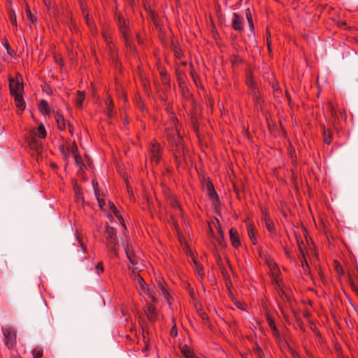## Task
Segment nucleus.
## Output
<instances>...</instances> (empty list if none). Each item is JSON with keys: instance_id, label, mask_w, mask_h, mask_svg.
Segmentation results:
<instances>
[{"instance_id": "9b49d317", "label": "nucleus", "mask_w": 358, "mask_h": 358, "mask_svg": "<svg viewBox=\"0 0 358 358\" xmlns=\"http://www.w3.org/2000/svg\"><path fill=\"white\" fill-rule=\"evenodd\" d=\"M157 287L161 290L169 305L171 306L172 304V297L171 296L169 291L162 280H157Z\"/></svg>"}, {"instance_id": "a19ab883", "label": "nucleus", "mask_w": 358, "mask_h": 358, "mask_svg": "<svg viewBox=\"0 0 358 358\" xmlns=\"http://www.w3.org/2000/svg\"><path fill=\"white\" fill-rule=\"evenodd\" d=\"M270 46H271V45H270V43L268 42V48L269 51H271V48H270Z\"/></svg>"}, {"instance_id": "5701e85b", "label": "nucleus", "mask_w": 358, "mask_h": 358, "mask_svg": "<svg viewBox=\"0 0 358 358\" xmlns=\"http://www.w3.org/2000/svg\"><path fill=\"white\" fill-rule=\"evenodd\" d=\"M15 102L17 108H18L20 110H23L25 108L24 102L23 101V98L22 94L15 96Z\"/></svg>"}, {"instance_id": "c03bdc74", "label": "nucleus", "mask_w": 358, "mask_h": 358, "mask_svg": "<svg viewBox=\"0 0 358 358\" xmlns=\"http://www.w3.org/2000/svg\"><path fill=\"white\" fill-rule=\"evenodd\" d=\"M259 353H262V350H260V349L259 350Z\"/></svg>"}, {"instance_id": "0eeeda50", "label": "nucleus", "mask_w": 358, "mask_h": 358, "mask_svg": "<svg viewBox=\"0 0 358 358\" xmlns=\"http://www.w3.org/2000/svg\"><path fill=\"white\" fill-rule=\"evenodd\" d=\"M150 159L152 163L157 164L161 158V147L157 142L151 143L149 149Z\"/></svg>"}, {"instance_id": "6ab92c4d", "label": "nucleus", "mask_w": 358, "mask_h": 358, "mask_svg": "<svg viewBox=\"0 0 358 358\" xmlns=\"http://www.w3.org/2000/svg\"><path fill=\"white\" fill-rule=\"evenodd\" d=\"M85 92L84 91H78L77 93V96L75 100L76 105L79 107L82 108L83 101L85 100Z\"/></svg>"}, {"instance_id": "c756f323", "label": "nucleus", "mask_w": 358, "mask_h": 358, "mask_svg": "<svg viewBox=\"0 0 358 358\" xmlns=\"http://www.w3.org/2000/svg\"><path fill=\"white\" fill-rule=\"evenodd\" d=\"M324 142L327 144H330L331 142V136L329 134H327L325 131H324Z\"/></svg>"}, {"instance_id": "f257e3e1", "label": "nucleus", "mask_w": 358, "mask_h": 358, "mask_svg": "<svg viewBox=\"0 0 358 358\" xmlns=\"http://www.w3.org/2000/svg\"><path fill=\"white\" fill-rule=\"evenodd\" d=\"M134 282L138 293L146 301L150 300L154 303L157 302V290L155 286H148L139 274H135Z\"/></svg>"}, {"instance_id": "f8f14e48", "label": "nucleus", "mask_w": 358, "mask_h": 358, "mask_svg": "<svg viewBox=\"0 0 358 358\" xmlns=\"http://www.w3.org/2000/svg\"><path fill=\"white\" fill-rule=\"evenodd\" d=\"M243 18L237 13L233 14L232 27L234 29L241 31L243 29Z\"/></svg>"}, {"instance_id": "4468645a", "label": "nucleus", "mask_w": 358, "mask_h": 358, "mask_svg": "<svg viewBox=\"0 0 358 358\" xmlns=\"http://www.w3.org/2000/svg\"><path fill=\"white\" fill-rule=\"evenodd\" d=\"M229 236H230V241L232 244V245L234 248H238L241 245V241L239 238V234L237 231V230L234 229H231L229 231Z\"/></svg>"}, {"instance_id": "a878e982", "label": "nucleus", "mask_w": 358, "mask_h": 358, "mask_svg": "<svg viewBox=\"0 0 358 358\" xmlns=\"http://www.w3.org/2000/svg\"><path fill=\"white\" fill-rule=\"evenodd\" d=\"M245 15H246V18L248 21V24H249V26H250V28L251 29V31H252L254 29V24H253V22H252V14L250 13V10L249 9H247L245 10Z\"/></svg>"}, {"instance_id": "a18cd8bd", "label": "nucleus", "mask_w": 358, "mask_h": 358, "mask_svg": "<svg viewBox=\"0 0 358 358\" xmlns=\"http://www.w3.org/2000/svg\"><path fill=\"white\" fill-rule=\"evenodd\" d=\"M196 358H199V357H196Z\"/></svg>"}, {"instance_id": "2eb2a0df", "label": "nucleus", "mask_w": 358, "mask_h": 358, "mask_svg": "<svg viewBox=\"0 0 358 358\" xmlns=\"http://www.w3.org/2000/svg\"><path fill=\"white\" fill-rule=\"evenodd\" d=\"M55 117L56 122L57 123L59 129L64 130L66 127V122L64 120V116L61 113H57L55 114Z\"/></svg>"}, {"instance_id": "7c9ffc66", "label": "nucleus", "mask_w": 358, "mask_h": 358, "mask_svg": "<svg viewBox=\"0 0 358 358\" xmlns=\"http://www.w3.org/2000/svg\"><path fill=\"white\" fill-rule=\"evenodd\" d=\"M268 323H269V326L273 329V331L277 332V329L274 324V322L270 318H268Z\"/></svg>"}, {"instance_id": "f03ea898", "label": "nucleus", "mask_w": 358, "mask_h": 358, "mask_svg": "<svg viewBox=\"0 0 358 358\" xmlns=\"http://www.w3.org/2000/svg\"><path fill=\"white\" fill-rule=\"evenodd\" d=\"M97 185H98L97 182H95L94 181H93V187H94V194H95L96 198L97 199V201L99 203V207L103 210H106V206L108 204L109 206V208L115 215V216L117 217L119 221L121 222H123L124 221L123 217H122V215L120 214V213L117 210L114 203L109 201L106 202V201L105 199L101 198L100 194L96 189Z\"/></svg>"}, {"instance_id": "6e6552de", "label": "nucleus", "mask_w": 358, "mask_h": 358, "mask_svg": "<svg viewBox=\"0 0 358 358\" xmlns=\"http://www.w3.org/2000/svg\"><path fill=\"white\" fill-rule=\"evenodd\" d=\"M3 335L5 336V343L8 348H13L15 345L16 335L11 329H4Z\"/></svg>"}, {"instance_id": "1a4fd4ad", "label": "nucleus", "mask_w": 358, "mask_h": 358, "mask_svg": "<svg viewBox=\"0 0 358 358\" xmlns=\"http://www.w3.org/2000/svg\"><path fill=\"white\" fill-rule=\"evenodd\" d=\"M144 311L150 322H154L157 320L158 312L153 304L147 301V303L144 307Z\"/></svg>"}, {"instance_id": "f704fd0d", "label": "nucleus", "mask_w": 358, "mask_h": 358, "mask_svg": "<svg viewBox=\"0 0 358 358\" xmlns=\"http://www.w3.org/2000/svg\"><path fill=\"white\" fill-rule=\"evenodd\" d=\"M137 40H138V41L139 43H141V42H142V41H141V38L138 35L137 36Z\"/></svg>"}, {"instance_id": "c9c22d12", "label": "nucleus", "mask_w": 358, "mask_h": 358, "mask_svg": "<svg viewBox=\"0 0 358 358\" xmlns=\"http://www.w3.org/2000/svg\"><path fill=\"white\" fill-rule=\"evenodd\" d=\"M219 233L220 234V235L222 236H223V231H222V230L220 228H219Z\"/></svg>"}, {"instance_id": "b1692460", "label": "nucleus", "mask_w": 358, "mask_h": 358, "mask_svg": "<svg viewBox=\"0 0 358 358\" xmlns=\"http://www.w3.org/2000/svg\"><path fill=\"white\" fill-rule=\"evenodd\" d=\"M246 84L248 86V87L252 89L254 91V92H255V90L257 89L256 83H255V81L251 74L248 76V78L246 80Z\"/></svg>"}, {"instance_id": "79ce46f5", "label": "nucleus", "mask_w": 358, "mask_h": 358, "mask_svg": "<svg viewBox=\"0 0 358 358\" xmlns=\"http://www.w3.org/2000/svg\"><path fill=\"white\" fill-rule=\"evenodd\" d=\"M300 250H301V253L302 256L304 257L303 251H302V250L301 248H300Z\"/></svg>"}, {"instance_id": "dca6fc26", "label": "nucleus", "mask_w": 358, "mask_h": 358, "mask_svg": "<svg viewBox=\"0 0 358 358\" xmlns=\"http://www.w3.org/2000/svg\"><path fill=\"white\" fill-rule=\"evenodd\" d=\"M40 111L43 115H49L50 113V109L48 103L45 100H41L38 104Z\"/></svg>"}, {"instance_id": "39448f33", "label": "nucleus", "mask_w": 358, "mask_h": 358, "mask_svg": "<svg viewBox=\"0 0 358 358\" xmlns=\"http://www.w3.org/2000/svg\"><path fill=\"white\" fill-rule=\"evenodd\" d=\"M266 263L271 271L273 282L279 287L280 289H282L281 280L279 277L280 271L276 263L271 257L266 259Z\"/></svg>"}, {"instance_id": "f3484780", "label": "nucleus", "mask_w": 358, "mask_h": 358, "mask_svg": "<svg viewBox=\"0 0 358 358\" xmlns=\"http://www.w3.org/2000/svg\"><path fill=\"white\" fill-rule=\"evenodd\" d=\"M34 133L35 136L40 138H45L46 137V130L43 124H41Z\"/></svg>"}, {"instance_id": "20e7f679", "label": "nucleus", "mask_w": 358, "mask_h": 358, "mask_svg": "<svg viewBox=\"0 0 358 358\" xmlns=\"http://www.w3.org/2000/svg\"><path fill=\"white\" fill-rule=\"evenodd\" d=\"M124 250L127 257V259L130 263L129 266V268L131 269L134 272V277L135 274H138L136 273V271L140 270L141 266H143L141 260L135 255L133 250L129 248V245L124 247Z\"/></svg>"}, {"instance_id": "c85d7f7f", "label": "nucleus", "mask_w": 358, "mask_h": 358, "mask_svg": "<svg viewBox=\"0 0 358 358\" xmlns=\"http://www.w3.org/2000/svg\"><path fill=\"white\" fill-rule=\"evenodd\" d=\"M96 268L97 270V273L100 274L101 273L103 272V266L102 263H99L96 266Z\"/></svg>"}, {"instance_id": "7ed1b4c3", "label": "nucleus", "mask_w": 358, "mask_h": 358, "mask_svg": "<svg viewBox=\"0 0 358 358\" xmlns=\"http://www.w3.org/2000/svg\"><path fill=\"white\" fill-rule=\"evenodd\" d=\"M103 236L106 239V245L108 248L113 251L115 255H117V242L116 240V234L115 229L109 225H106Z\"/></svg>"}, {"instance_id": "58836bf2", "label": "nucleus", "mask_w": 358, "mask_h": 358, "mask_svg": "<svg viewBox=\"0 0 358 358\" xmlns=\"http://www.w3.org/2000/svg\"><path fill=\"white\" fill-rule=\"evenodd\" d=\"M127 186L128 192L130 194V187H129V185L127 184Z\"/></svg>"}, {"instance_id": "393cba45", "label": "nucleus", "mask_w": 358, "mask_h": 358, "mask_svg": "<svg viewBox=\"0 0 358 358\" xmlns=\"http://www.w3.org/2000/svg\"><path fill=\"white\" fill-rule=\"evenodd\" d=\"M106 107H107V115L108 116H110L112 115V109H113V100L108 97L106 100Z\"/></svg>"}, {"instance_id": "4be33fe9", "label": "nucleus", "mask_w": 358, "mask_h": 358, "mask_svg": "<svg viewBox=\"0 0 358 358\" xmlns=\"http://www.w3.org/2000/svg\"><path fill=\"white\" fill-rule=\"evenodd\" d=\"M29 146L31 149L36 150V152H40L42 149L41 143L35 138L31 139L29 141Z\"/></svg>"}, {"instance_id": "2f4dec72", "label": "nucleus", "mask_w": 358, "mask_h": 358, "mask_svg": "<svg viewBox=\"0 0 358 358\" xmlns=\"http://www.w3.org/2000/svg\"><path fill=\"white\" fill-rule=\"evenodd\" d=\"M27 16L29 20H30L34 23V20L31 16V10L29 9L26 10Z\"/></svg>"}, {"instance_id": "bb28decb", "label": "nucleus", "mask_w": 358, "mask_h": 358, "mask_svg": "<svg viewBox=\"0 0 358 358\" xmlns=\"http://www.w3.org/2000/svg\"><path fill=\"white\" fill-rule=\"evenodd\" d=\"M34 358H41L43 356V350L41 348H36L32 352Z\"/></svg>"}, {"instance_id": "a211bd4d", "label": "nucleus", "mask_w": 358, "mask_h": 358, "mask_svg": "<svg viewBox=\"0 0 358 358\" xmlns=\"http://www.w3.org/2000/svg\"><path fill=\"white\" fill-rule=\"evenodd\" d=\"M248 234L251 241H252L253 244H256L257 242V239L256 237V231L255 227L252 226V224H248Z\"/></svg>"}, {"instance_id": "cd10ccee", "label": "nucleus", "mask_w": 358, "mask_h": 358, "mask_svg": "<svg viewBox=\"0 0 358 358\" xmlns=\"http://www.w3.org/2000/svg\"><path fill=\"white\" fill-rule=\"evenodd\" d=\"M102 36H103V38H104L105 41L108 44H110L112 42V37L110 36L109 32L104 31L102 33Z\"/></svg>"}, {"instance_id": "e433bc0d", "label": "nucleus", "mask_w": 358, "mask_h": 358, "mask_svg": "<svg viewBox=\"0 0 358 358\" xmlns=\"http://www.w3.org/2000/svg\"><path fill=\"white\" fill-rule=\"evenodd\" d=\"M68 128L70 132H72V127L71 125H68Z\"/></svg>"}, {"instance_id": "ea45409f", "label": "nucleus", "mask_w": 358, "mask_h": 358, "mask_svg": "<svg viewBox=\"0 0 358 358\" xmlns=\"http://www.w3.org/2000/svg\"><path fill=\"white\" fill-rule=\"evenodd\" d=\"M80 189L78 188H76V192L78 194L79 193Z\"/></svg>"}, {"instance_id": "72a5a7b5", "label": "nucleus", "mask_w": 358, "mask_h": 358, "mask_svg": "<svg viewBox=\"0 0 358 358\" xmlns=\"http://www.w3.org/2000/svg\"><path fill=\"white\" fill-rule=\"evenodd\" d=\"M171 335H174V336H176V332H175L174 329H172L171 331Z\"/></svg>"}, {"instance_id": "9d476101", "label": "nucleus", "mask_w": 358, "mask_h": 358, "mask_svg": "<svg viewBox=\"0 0 358 358\" xmlns=\"http://www.w3.org/2000/svg\"><path fill=\"white\" fill-rule=\"evenodd\" d=\"M119 28L120 32L125 40L126 45L131 48V45L129 43V35L128 34V28L126 20L124 18L119 17L118 20Z\"/></svg>"}, {"instance_id": "aec40b11", "label": "nucleus", "mask_w": 358, "mask_h": 358, "mask_svg": "<svg viewBox=\"0 0 358 358\" xmlns=\"http://www.w3.org/2000/svg\"><path fill=\"white\" fill-rule=\"evenodd\" d=\"M181 352L182 355L186 358H196L197 357L194 355V353L192 352V350L187 346L184 345L181 348Z\"/></svg>"}, {"instance_id": "37998d69", "label": "nucleus", "mask_w": 358, "mask_h": 358, "mask_svg": "<svg viewBox=\"0 0 358 358\" xmlns=\"http://www.w3.org/2000/svg\"><path fill=\"white\" fill-rule=\"evenodd\" d=\"M304 263L307 265V261L306 260L304 261Z\"/></svg>"}, {"instance_id": "412c9836", "label": "nucleus", "mask_w": 358, "mask_h": 358, "mask_svg": "<svg viewBox=\"0 0 358 358\" xmlns=\"http://www.w3.org/2000/svg\"><path fill=\"white\" fill-rule=\"evenodd\" d=\"M175 131L176 133V136L171 137V141H172V143H174L176 144V147H180L182 145V136L179 134L178 129L176 127Z\"/></svg>"}, {"instance_id": "ddd939ff", "label": "nucleus", "mask_w": 358, "mask_h": 358, "mask_svg": "<svg viewBox=\"0 0 358 358\" xmlns=\"http://www.w3.org/2000/svg\"><path fill=\"white\" fill-rule=\"evenodd\" d=\"M262 220L264 222L265 227L271 234L275 233V228L273 221L271 220L269 215L266 213H264Z\"/></svg>"}, {"instance_id": "4c0bfd02", "label": "nucleus", "mask_w": 358, "mask_h": 358, "mask_svg": "<svg viewBox=\"0 0 358 358\" xmlns=\"http://www.w3.org/2000/svg\"><path fill=\"white\" fill-rule=\"evenodd\" d=\"M236 306H237L238 308H241V303H239V302L236 303Z\"/></svg>"}, {"instance_id": "423d86ee", "label": "nucleus", "mask_w": 358, "mask_h": 358, "mask_svg": "<svg viewBox=\"0 0 358 358\" xmlns=\"http://www.w3.org/2000/svg\"><path fill=\"white\" fill-rule=\"evenodd\" d=\"M9 87L10 93L13 96L22 94L23 85L20 78L17 77L16 79L10 78L9 79Z\"/></svg>"}, {"instance_id": "473e14b6", "label": "nucleus", "mask_w": 358, "mask_h": 358, "mask_svg": "<svg viewBox=\"0 0 358 358\" xmlns=\"http://www.w3.org/2000/svg\"><path fill=\"white\" fill-rule=\"evenodd\" d=\"M85 20H86V22H87V25L89 27H91L92 26V23H91L90 20L88 13L86 14V15H85Z\"/></svg>"}]
</instances>
